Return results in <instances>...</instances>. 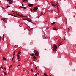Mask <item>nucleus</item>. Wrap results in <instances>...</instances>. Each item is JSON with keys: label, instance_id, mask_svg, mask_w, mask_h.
I'll return each mask as SVG.
<instances>
[{"label": "nucleus", "instance_id": "obj_6", "mask_svg": "<svg viewBox=\"0 0 76 76\" xmlns=\"http://www.w3.org/2000/svg\"><path fill=\"white\" fill-rule=\"evenodd\" d=\"M17 57L18 59H20V55L19 54H17Z\"/></svg>", "mask_w": 76, "mask_h": 76}, {"label": "nucleus", "instance_id": "obj_64", "mask_svg": "<svg viewBox=\"0 0 76 76\" xmlns=\"http://www.w3.org/2000/svg\"><path fill=\"white\" fill-rule=\"evenodd\" d=\"M57 9H58V8H57Z\"/></svg>", "mask_w": 76, "mask_h": 76}, {"label": "nucleus", "instance_id": "obj_14", "mask_svg": "<svg viewBox=\"0 0 76 76\" xmlns=\"http://www.w3.org/2000/svg\"><path fill=\"white\" fill-rule=\"evenodd\" d=\"M4 33L3 35V38L2 39L3 41H4Z\"/></svg>", "mask_w": 76, "mask_h": 76}, {"label": "nucleus", "instance_id": "obj_30", "mask_svg": "<svg viewBox=\"0 0 76 76\" xmlns=\"http://www.w3.org/2000/svg\"><path fill=\"white\" fill-rule=\"evenodd\" d=\"M68 32H69V31H70V28H68Z\"/></svg>", "mask_w": 76, "mask_h": 76}, {"label": "nucleus", "instance_id": "obj_38", "mask_svg": "<svg viewBox=\"0 0 76 76\" xmlns=\"http://www.w3.org/2000/svg\"><path fill=\"white\" fill-rule=\"evenodd\" d=\"M31 64H32V62H30V65H31Z\"/></svg>", "mask_w": 76, "mask_h": 76}, {"label": "nucleus", "instance_id": "obj_27", "mask_svg": "<svg viewBox=\"0 0 76 76\" xmlns=\"http://www.w3.org/2000/svg\"><path fill=\"white\" fill-rule=\"evenodd\" d=\"M53 30H57V28H53Z\"/></svg>", "mask_w": 76, "mask_h": 76}, {"label": "nucleus", "instance_id": "obj_36", "mask_svg": "<svg viewBox=\"0 0 76 76\" xmlns=\"http://www.w3.org/2000/svg\"><path fill=\"white\" fill-rule=\"evenodd\" d=\"M35 69H36V70H38V68H37V67H36Z\"/></svg>", "mask_w": 76, "mask_h": 76}, {"label": "nucleus", "instance_id": "obj_19", "mask_svg": "<svg viewBox=\"0 0 76 76\" xmlns=\"http://www.w3.org/2000/svg\"><path fill=\"white\" fill-rule=\"evenodd\" d=\"M27 21H28V22H31V20H29L28 19Z\"/></svg>", "mask_w": 76, "mask_h": 76}, {"label": "nucleus", "instance_id": "obj_39", "mask_svg": "<svg viewBox=\"0 0 76 76\" xmlns=\"http://www.w3.org/2000/svg\"><path fill=\"white\" fill-rule=\"evenodd\" d=\"M58 13H59V11L58 10Z\"/></svg>", "mask_w": 76, "mask_h": 76}, {"label": "nucleus", "instance_id": "obj_12", "mask_svg": "<svg viewBox=\"0 0 76 76\" xmlns=\"http://www.w3.org/2000/svg\"><path fill=\"white\" fill-rule=\"evenodd\" d=\"M15 54H16V52L15 51H14V52L13 54V56L14 57H15Z\"/></svg>", "mask_w": 76, "mask_h": 76}, {"label": "nucleus", "instance_id": "obj_32", "mask_svg": "<svg viewBox=\"0 0 76 76\" xmlns=\"http://www.w3.org/2000/svg\"><path fill=\"white\" fill-rule=\"evenodd\" d=\"M51 5H52V6H53L54 5V4H51Z\"/></svg>", "mask_w": 76, "mask_h": 76}, {"label": "nucleus", "instance_id": "obj_25", "mask_svg": "<svg viewBox=\"0 0 76 76\" xmlns=\"http://www.w3.org/2000/svg\"><path fill=\"white\" fill-rule=\"evenodd\" d=\"M3 72L4 74H5L6 75H7V74H6V72H5L4 71Z\"/></svg>", "mask_w": 76, "mask_h": 76}, {"label": "nucleus", "instance_id": "obj_58", "mask_svg": "<svg viewBox=\"0 0 76 76\" xmlns=\"http://www.w3.org/2000/svg\"><path fill=\"white\" fill-rule=\"evenodd\" d=\"M55 18L57 19V17H55Z\"/></svg>", "mask_w": 76, "mask_h": 76}, {"label": "nucleus", "instance_id": "obj_48", "mask_svg": "<svg viewBox=\"0 0 76 76\" xmlns=\"http://www.w3.org/2000/svg\"><path fill=\"white\" fill-rule=\"evenodd\" d=\"M25 20H28V19H25Z\"/></svg>", "mask_w": 76, "mask_h": 76}, {"label": "nucleus", "instance_id": "obj_63", "mask_svg": "<svg viewBox=\"0 0 76 76\" xmlns=\"http://www.w3.org/2000/svg\"><path fill=\"white\" fill-rule=\"evenodd\" d=\"M50 76H51V75H50Z\"/></svg>", "mask_w": 76, "mask_h": 76}, {"label": "nucleus", "instance_id": "obj_21", "mask_svg": "<svg viewBox=\"0 0 76 76\" xmlns=\"http://www.w3.org/2000/svg\"><path fill=\"white\" fill-rule=\"evenodd\" d=\"M56 5H57V6L58 7L59 5H58V3H56Z\"/></svg>", "mask_w": 76, "mask_h": 76}, {"label": "nucleus", "instance_id": "obj_52", "mask_svg": "<svg viewBox=\"0 0 76 76\" xmlns=\"http://www.w3.org/2000/svg\"><path fill=\"white\" fill-rule=\"evenodd\" d=\"M22 6H23V4H22Z\"/></svg>", "mask_w": 76, "mask_h": 76}, {"label": "nucleus", "instance_id": "obj_61", "mask_svg": "<svg viewBox=\"0 0 76 76\" xmlns=\"http://www.w3.org/2000/svg\"><path fill=\"white\" fill-rule=\"evenodd\" d=\"M23 17H25V16H23Z\"/></svg>", "mask_w": 76, "mask_h": 76}, {"label": "nucleus", "instance_id": "obj_59", "mask_svg": "<svg viewBox=\"0 0 76 76\" xmlns=\"http://www.w3.org/2000/svg\"><path fill=\"white\" fill-rule=\"evenodd\" d=\"M8 15H11L10 14H9Z\"/></svg>", "mask_w": 76, "mask_h": 76}, {"label": "nucleus", "instance_id": "obj_46", "mask_svg": "<svg viewBox=\"0 0 76 76\" xmlns=\"http://www.w3.org/2000/svg\"><path fill=\"white\" fill-rule=\"evenodd\" d=\"M66 24H67V21H66Z\"/></svg>", "mask_w": 76, "mask_h": 76}, {"label": "nucleus", "instance_id": "obj_11", "mask_svg": "<svg viewBox=\"0 0 76 76\" xmlns=\"http://www.w3.org/2000/svg\"><path fill=\"white\" fill-rule=\"evenodd\" d=\"M10 16H14V17H17V16L13 15V14H11L10 15Z\"/></svg>", "mask_w": 76, "mask_h": 76}, {"label": "nucleus", "instance_id": "obj_42", "mask_svg": "<svg viewBox=\"0 0 76 76\" xmlns=\"http://www.w3.org/2000/svg\"><path fill=\"white\" fill-rule=\"evenodd\" d=\"M31 71H32V72H34V70H33L32 69H31Z\"/></svg>", "mask_w": 76, "mask_h": 76}, {"label": "nucleus", "instance_id": "obj_31", "mask_svg": "<svg viewBox=\"0 0 76 76\" xmlns=\"http://www.w3.org/2000/svg\"><path fill=\"white\" fill-rule=\"evenodd\" d=\"M31 56H34V53H32Z\"/></svg>", "mask_w": 76, "mask_h": 76}, {"label": "nucleus", "instance_id": "obj_47", "mask_svg": "<svg viewBox=\"0 0 76 76\" xmlns=\"http://www.w3.org/2000/svg\"><path fill=\"white\" fill-rule=\"evenodd\" d=\"M25 18H24V19H22L23 20H25Z\"/></svg>", "mask_w": 76, "mask_h": 76}, {"label": "nucleus", "instance_id": "obj_35", "mask_svg": "<svg viewBox=\"0 0 76 76\" xmlns=\"http://www.w3.org/2000/svg\"><path fill=\"white\" fill-rule=\"evenodd\" d=\"M33 29V28H31L30 30H29V31H31V30H32V29Z\"/></svg>", "mask_w": 76, "mask_h": 76}, {"label": "nucleus", "instance_id": "obj_54", "mask_svg": "<svg viewBox=\"0 0 76 76\" xmlns=\"http://www.w3.org/2000/svg\"><path fill=\"white\" fill-rule=\"evenodd\" d=\"M18 60H19V61H20V59H18Z\"/></svg>", "mask_w": 76, "mask_h": 76}, {"label": "nucleus", "instance_id": "obj_7", "mask_svg": "<svg viewBox=\"0 0 76 76\" xmlns=\"http://www.w3.org/2000/svg\"><path fill=\"white\" fill-rule=\"evenodd\" d=\"M34 53H38V51H37V50H35L34 51Z\"/></svg>", "mask_w": 76, "mask_h": 76}, {"label": "nucleus", "instance_id": "obj_56", "mask_svg": "<svg viewBox=\"0 0 76 76\" xmlns=\"http://www.w3.org/2000/svg\"><path fill=\"white\" fill-rule=\"evenodd\" d=\"M1 37H0V40H1Z\"/></svg>", "mask_w": 76, "mask_h": 76}, {"label": "nucleus", "instance_id": "obj_24", "mask_svg": "<svg viewBox=\"0 0 76 76\" xmlns=\"http://www.w3.org/2000/svg\"><path fill=\"white\" fill-rule=\"evenodd\" d=\"M10 7V6H7L6 7L7 8H8Z\"/></svg>", "mask_w": 76, "mask_h": 76}, {"label": "nucleus", "instance_id": "obj_20", "mask_svg": "<svg viewBox=\"0 0 76 76\" xmlns=\"http://www.w3.org/2000/svg\"><path fill=\"white\" fill-rule=\"evenodd\" d=\"M41 15H44V14H43V13L42 12H41Z\"/></svg>", "mask_w": 76, "mask_h": 76}, {"label": "nucleus", "instance_id": "obj_37", "mask_svg": "<svg viewBox=\"0 0 76 76\" xmlns=\"http://www.w3.org/2000/svg\"><path fill=\"white\" fill-rule=\"evenodd\" d=\"M35 75V76H37L38 75H37V74H36Z\"/></svg>", "mask_w": 76, "mask_h": 76}, {"label": "nucleus", "instance_id": "obj_13", "mask_svg": "<svg viewBox=\"0 0 76 76\" xmlns=\"http://www.w3.org/2000/svg\"><path fill=\"white\" fill-rule=\"evenodd\" d=\"M27 0H24L22 1V2H25V1H26Z\"/></svg>", "mask_w": 76, "mask_h": 76}, {"label": "nucleus", "instance_id": "obj_22", "mask_svg": "<svg viewBox=\"0 0 76 76\" xmlns=\"http://www.w3.org/2000/svg\"><path fill=\"white\" fill-rule=\"evenodd\" d=\"M12 65H10V66L9 67L10 68H10H12Z\"/></svg>", "mask_w": 76, "mask_h": 76}, {"label": "nucleus", "instance_id": "obj_34", "mask_svg": "<svg viewBox=\"0 0 76 76\" xmlns=\"http://www.w3.org/2000/svg\"><path fill=\"white\" fill-rule=\"evenodd\" d=\"M3 9H5L3 7H1Z\"/></svg>", "mask_w": 76, "mask_h": 76}, {"label": "nucleus", "instance_id": "obj_26", "mask_svg": "<svg viewBox=\"0 0 76 76\" xmlns=\"http://www.w3.org/2000/svg\"><path fill=\"white\" fill-rule=\"evenodd\" d=\"M33 58H34V59H35L36 58V57H35V56H34L33 57Z\"/></svg>", "mask_w": 76, "mask_h": 76}, {"label": "nucleus", "instance_id": "obj_45", "mask_svg": "<svg viewBox=\"0 0 76 76\" xmlns=\"http://www.w3.org/2000/svg\"><path fill=\"white\" fill-rule=\"evenodd\" d=\"M37 71L39 73H40V72L39 71Z\"/></svg>", "mask_w": 76, "mask_h": 76}, {"label": "nucleus", "instance_id": "obj_1", "mask_svg": "<svg viewBox=\"0 0 76 76\" xmlns=\"http://www.w3.org/2000/svg\"><path fill=\"white\" fill-rule=\"evenodd\" d=\"M38 10V6H36V7H35L33 9V10L34 12H35L36 10Z\"/></svg>", "mask_w": 76, "mask_h": 76}, {"label": "nucleus", "instance_id": "obj_4", "mask_svg": "<svg viewBox=\"0 0 76 76\" xmlns=\"http://www.w3.org/2000/svg\"><path fill=\"white\" fill-rule=\"evenodd\" d=\"M13 0H12L10 1H9V4H12V3H13Z\"/></svg>", "mask_w": 76, "mask_h": 76}, {"label": "nucleus", "instance_id": "obj_51", "mask_svg": "<svg viewBox=\"0 0 76 76\" xmlns=\"http://www.w3.org/2000/svg\"><path fill=\"white\" fill-rule=\"evenodd\" d=\"M53 12V10H51V12Z\"/></svg>", "mask_w": 76, "mask_h": 76}, {"label": "nucleus", "instance_id": "obj_23", "mask_svg": "<svg viewBox=\"0 0 76 76\" xmlns=\"http://www.w3.org/2000/svg\"><path fill=\"white\" fill-rule=\"evenodd\" d=\"M23 8V7H22V6H20L19 7V8L20 9H21L22 8Z\"/></svg>", "mask_w": 76, "mask_h": 76}, {"label": "nucleus", "instance_id": "obj_44", "mask_svg": "<svg viewBox=\"0 0 76 76\" xmlns=\"http://www.w3.org/2000/svg\"><path fill=\"white\" fill-rule=\"evenodd\" d=\"M4 69L5 70H6V68L5 67V68H4Z\"/></svg>", "mask_w": 76, "mask_h": 76}, {"label": "nucleus", "instance_id": "obj_53", "mask_svg": "<svg viewBox=\"0 0 76 76\" xmlns=\"http://www.w3.org/2000/svg\"><path fill=\"white\" fill-rule=\"evenodd\" d=\"M37 74H38V75H39V73H37Z\"/></svg>", "mask_w": 76, "mask_h": 76}, {"label": "nucleus", "instance_id": "obj_41", "mask_svg": "<svg viewBox=\"0 0 76 76\" xmlns=\"http://www.w3.org/2000/svg\"><path fill=\"white\" fill-rule=\"evenodd\" d=\"M7 1H10V0H7Z\"/></svg>", "mask_w": 76, "mask_h": 76}, {"label": "nucleus", "instance_id": "obj_60", "mask_svg": "<svg viewBox=\"0 0 76 76\" xmlns=\"http://www.w3.org/2000/svg\"><path fill=\"white\" fill-rule=\"evenodd\" d=\"M12 0H10V1H12Z\"/></svg>", "mask_w": 76, "mask_h": 76}, {"label": "nucleus", "instance_id": "obj_8", "mask_svg": "<svg viewBox=\"0 0 76 76\" xmlns=\"http://www.w3.org/2000/svg\"><path fill=\"white\" fill-rule=\"evenodd\" d=\"M38 53H35V56H38Z\"/></svg>", "mask_w": 76, "mask_h": 76}, {"label": "nucleus", "instance_id": "obj_43", "mask_svg": "<svg viewBox=\"0 0 76 76\" xmlns=\"http://www.w3.org/2000/svg\"><path fill=\"white\" fill-rule=\"evenodd\" d=\"M1 68H2V69H3V66H1Z\"/></svg>", "mask_w": 76, "mask_h": 76}, {"label": "nucleus", "instance_id": "obj_28", "mask_svg": "<svg viewBox=\"0 0 76 76\" xmlns=\"http://www.w3.org/2000/svg\"><path fill=\"white\" fill-rule=\"evenodd\" d=\"M56 5H54V6H53V7H54L55 8H56Z\"/></svg>", "mask_w": 76, "mask_h": 76}, {"label": "nucleus", "instance_id": "obj_49", "mask_svg": "<svg viewBox=\"0 0 76 76\" xmlns=\"http://www.w3.org/2000/svg\"><path fill=\"white\" fill-rule=\"evenodd\" d=\"M61 45V44H60L59 45V46H60V45Z\"/></svg>", "mask_w": 76, "mask_h": 76}, {"label": "nucleus", "instance_id": "obj_15", "mask_svg": "<svg viewBox=\"0 0 76 76\" xmlns=\"http://www.w3.org/2000/svg\"><path fill=\"white\" fill-rule=\"evenodd\" d=\"M44 75L45 76H48V75H47V74L45 73H44Z\"/></svg>", "mask_w": 76, "mask_h": 76}, {"label": "nucleus", "instance_id": "obj_29", "mask_svg": "<svg viewBox=\"0 0 76 76\" xmlns=\"http://www.w3.org/2000/svg\"><path fill=\"white\" fill-rule=\"evenodd\" d=\"M23 9H26V7H23Z\"/></svg>", "mask_w": 76, "mask_h": 76}, {"label": "nucleus", "instance_id": "obj_5", "mask_svg": "<svg viewBox=\"0 0 76 76\" xmlns=\"http://www.w3.org/2000/svg\"><path fill=\"white\" fill-rule=\"evenodd\" d=\"M17 15H18V16H20V17H23V14H21V15H20L18 14H17Z\"/></svg>", "mask_w": 76, "mask_h": 76}, {"label": "nucleus", "instance_id": "obj_33", "mask_svg": "<svg viewBox=\"0 0 76 76\" xmlns=\"http://www.w3.org/2000/svg\"><path fill=\"white\" fill-rule=\"evenodd\" d=\"M20 65H18L17 66V68H18V67H19V66H20Z\"/></svg>", "mask_w": 76, "mask_h": 76}, {"label": "nucleus", "instance_id": "obj_57", "mask_svg": "<svg viewBox=\"0 0 76 76\" xmlns=\"http://www.w3.org/2000/svg\"><path fill=\"white\" fill-rule=\"evenodd\" d=\"M65 37H64V40H65Z\"/></svg>", "mask_w": 76, "mask_h": 76}, {"label": "nucleus", "instance_id": "obj_16", "mask_svg": "<svg viewBox=\"0 0 76 76\" xmlns=\"http://www.w3.org/2000/svg\"><path fill=\"white\" fill-rule=\"evenodd\" d=\"M21 53V52H20V51H19L18 52V54H20Z\"/></svg>", "mask_w": 76, "mask_h": 76}, {"label": "nucleus", "instance_id": "obj_2", "mask_svg": "<svg viewBox=\"0 0 76 76\" xmlns=\"http://www.w3.org/2000/svg\"><path fill=\"white\" fill-rule=\"evenodd\" d=\"M28 6H29V7H32L33 6H34V4H28Z\"/></svg>", "mask_w": 76, "mask_h": 76}, {"label": "nucleus", "instance_id": "obj_62", "mask_svg": "<svg viewBox=\"0 0 76 76\" xmlns=\"http://www.w3.org/2000/svg\"><path fill=\"white\" fill-rule=\"evenodd\" d=\"M29 28H30V27L29 26Z\"/></svg>", "mask_w": 76, "mask_h": 76}, {"label": "nucleus", "instance_id": "obj_18", "mask_svg": "<svg viewBox=\"0 0 76 76\" xmlns=\"http://www.w3.org/2000/svg\"><path fill=\"white\" fill-rule=\"evenodd\" d=\"M55 23H56V22H54L53 23H52L51 25H54V24H55Z\"/></svg>", "mask_w": 76, "mask_h": 76}, {"label": "nucleus", "instance_id": "obj_10", "mask_svg": "<svg viewBox=\"0 0 76 76\" xmlns=\"http://www.w3.org/2000/svg\"><path fill=\"white\" fill-rule=\"evenodd\" d=\"M56 48H53V51H56Z\"/></svg>", "mask_w": 76, "mask_h": 76}, {"label": "nucleus", "instance_id": "obj_50", "mask_svg": "<svg viewBox=\"0 0 76 76\" xmlns=\"http://www.w3.org/2000/svg\"><path fill=\"white\" fill-rule=\"evenodd\" d=\"M30 44H32V42H30Z\"/></svg>", "mask_w": 76, "mask_h": 76}, {"label": "nucleus", "instance_id": "obj_17", "mask_svg": "<svg viewBox=\"0 0 76 76\" xmlns=\"http://www.w3.org/2000/svg\"><path fill=\"white\" fill-rule=\"evenodd\" d=\"M3 60H6V58H5L4 57L3 58Z\"/></svg>", "mask_w": 76, "mask_h": 76}, {"label": "nucleus", "instance_id": "obj_40", "mask_svg": "<svg viewBox=\"0 0 76 76\" xmlns=\"http://www.w3.org/2000/svg\"><path fill=\"white\" fill-rule=\"evenodd\" d=\"M14 58V57H13V58H12V60L13 61V58Z\"/></svg>", "mask_w": 76, "mask_h": 76}, {"label": "nucleus", "instance_id": "obj_3", "mask_svg": "<svg viewBox=\"0 0 76 76\" xmlns=\"http://www.w3.org/2000/svg\"><path fill=\"white\" fill-rule=\"evenodd\" d=\"M53 48H56L57 49V45L56 44H54L53 45Z\"/></svg>", "mask_w": 76, "mask_h": 76}, {"label": "nucleus", "instance_id": "obj_55", "mask_svg": "<svg viewBox=\"0 0 76 76\" xmlns=\"http://www.w3.org/2000/svg\"><path fill=\"white\" fill-rule=\"evenodd\" d=\"M31 11H32V10H32L31 9Z\"/></svg>", "mask_w": 76, "mask_h": 76}, {"label": "nucleus", "instance_id": "obj_9", "mask_svg": "<svg viewBox=\"0 0 76 76\" xmlns=\"http://www.w3.org/2000/svg\"><path fill=\"white\" fill-rule=\"evenodd\" d=\"M2 20L4 21V22H6V20H5V18H2Z\"/></svg>", "mask_w": 76, "mask_h": 76}]
</instances>
